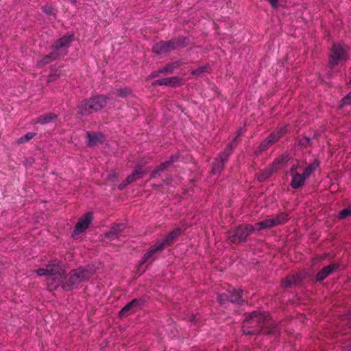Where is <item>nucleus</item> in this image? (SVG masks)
<instances>
[{"label": "nucleus", "mask_w": 351, "mask_h": 351, "mask_svg": "<svg viewBox=\"0 0 351 351\" xmlns=\"http://www.w3.org/2000/svg\"><path fill=\"white\" fill-rule=\"evenodd\" d=\"M263 327L267 328L268 333L274 335L279 334L277 326H273V323L266 318L265 314L254 311L245 319L243 332L245 335H255L258 334Z\"/></svg>", "instance_id": "1"}, {"label": "nucleus", "mask_w": 351, "mask_h": 351, "mask_svg": "<svg viewBox=\"0 0 351 351\" xmlns=\"http://www.w3.org/2000/svg\"><path fill=\"white\" fill-rule=\"evenodd\" d=\"M95 273V269L88 266L86 267H80L71 270L68 274H65L62 269V276L60 277V285L65 291H70L75 289L78 285L88 280Z\"/></svg>", "instance_id": "2"}, {"label": "nucleus", "mask_w": 351, "mask_h": 351, "mask_svg": "<svg viewBox=\"0 0 351 351\" xmlns=\"http://www.w3.org/2000/svg\"><path fill=\"white\" fill-rule=\"evenodd\" d=\"M38 276H46L47 285L50 291L56 289L60 285V277L62 274L61 262L57 259L50 261L45 268L35 270Z\"/></svg>", "instance_id": "3"}, {"label": "nucleus", "mask_w": 351, "mask_h": 351, "mask_svg": "<svg viewBox=\"0 0 351 351\" xmlns=\"http://www.w3.org/2000/svg\"><path fill=\"white\" fill-rule=\"evenodd\" d=\"M73 40V35H65L57 40L51 46V52L45 56L38 62L40 65H46L57 59L61 56H64L68 53V48L70 43Z\"/></svg>", "instance_id": "4"}, {"label": "nucleus", "mask_w": 351, "mask_h": 351, "mask_svg": "<svg viewBox=\"0 0 351 351\" xmlns=\"http://www.w3.org/2000/svg\"><path fill=\"white\" fill-rule=\"evenodd\" d=\"M107 101V97L102 95L84 99L77 104L78 114L83 116L97 112L106 106Z\"/></svg>", "instance_id": "5"}, {"label": "nucleus", "mask_w": 351, "mask_h": 351, "mask_svg": "<svg viewBox=\"0 0 351 351\" xmlns=\"http://www.w3.org/2000/svg\"><path fill=\"white\" fill-rule=\"evenodd\" d=\"M348 47L343 43H334L328 57V65L333 69L336 65L341 64L349 58Z\"/></svg>", "instance_id": "6"}, {"label": "nucleus", "mask_w": 351, "mask_h": 351, "mask_svg": "<svg viewBox=\"0 0 351 351\" xmlns=\"http://www.w3.org/2000/svg\"><path fill=\"white\" fill-rule=\"evenodd\" d=\"M255 230L256 228L251 224L241 225L228 232V239L232 243L245 242L247 237Z\"/></svg>", "instance_id": "7"}, {"label": "nucleus", "mask_w": 351, "mask_h": 351, "mask_svg": "<svg viewBox=\"0 0 351 351\" xmlns=\"http://www.w3.org/2000/svg\"><path fill=\"white\" fill-rule=\"evenodd\" d=\"M182 45V39L179 38L168 41H160L154 45L152 51L157 54L171 51Z\"/></svg>", "instance_id": "8"}, {"label": "nucleus", "mask_w": 351, "mask_h": 351, "mask_svg": "<svg viewBox=\"0 0 351 351\" xmlns=\"http://www.w3.org/2000/svg\"><path fill=\"white\" fill-rule=\"evenodd\" d=\"M287 132V127L282 125L279 127L275 132L271 133L267 138L263 140L260 145L259 149L263 152L270 147L274 143L277 142L286 132Z\"/></svg>", "instance_id": "9"}, {"label": "nucleus", "mask_w": 351, "mask_h": 351, "mask_svg": "<svg viewBox=\"0 0 351 351\" xmlns=\"http://www.w3.org/2000/svg\"><path fill=\"white\" fill-rule=\"evenodd\" d=\"M232 150V145L229 143L227 145L225 150L221 152L218 158H216L212 168V173L213 175L219 174L223 169L224 163L228 160Z\"/></svg>", "instance_id": "10"}, {"label": "nucleus", "mask_w": 351, "mask_h": 351, "mask_svg": "<svg viewBox=\"0 0 351 351\" xmlns=\"http://www.w3.org/2000/svg\"><path fill=\"white\" fill-rule=\"evenodd\" d=\"M92 221V214L88 213L82 216L76 223L73 230V234H79L88 228Z\"/></svg>", "instance_id": "11"}, {"label": "nucleus", "mask_w": 351, "mask_h": 351, "mask_svg": "<svg viewBox=\"0 0 351 351\" xmlns=\"http://www.w3.org/2000/svg\"><path fill=\"white\" fill-rule=\"evenodd\" d=\"M339 267V263H332L324 267L315 276V280L322 282Z\"/></svg>", "instance_id": "12"}, {"label": "nucleus", "mask_w": 351, "mask_h": 351, "mask_svg": "<svg viewBox=\"0 0 351 351\" xmlns=\"http://www.w3.org/2000/svg\"><path fill=\"white\" fill-rule=\"evenodd\" d=\"M180 233L181 229L180 228H177L168 234L164 239H158L157 241L162 245V248L165 249L167 246L171 245Z\"/></svg>", "instance_id": "13"}, {"label": "nucleus", "mask_w": 351, "mask_h": 351, "mask_svg": "<svg viewBox=\"0 0 351 351\" xmlns=\"http://www.w3.org/2000/svg\"><path fill=\"white\" fill-rule=\"evenodd\" d=\"M164 249L162 248V245L158 242L152 245L143 254L142 260L141 261V264H143L147 262L149 258H151L155 254L162 251Z\"/></svg>", "instance_id": "14"}, {"label": "nucleus", "mask_w": 351, "mask_h": 351, "mask_svg": "<svg viewBox=\"0 0 351 351\" xmlns=\"http://www.w3.org/2000/svg\"><path fill=\"white\" fill-rule=\"evenodd\" d=\"M164 249L162 248V245L158 242L152 245L143 254L142 260L141 261V264H143L147 262L149 258H151L155 254L162 251Z\"/></svg>", "instance_id": "15"}, {"label": "nucleus", "mask_w": 351, "mask_h": 351, "mask_svg": "<svg viewBox=\"0 0 351 351\" xmlns=\"http://www.w3.org/2000/svg\"><path fill=\"white\" fill-rule=\"evenodd\" d=\"M88 138L87 145L93 147L102 143L104 141V136L101 132H86Z\"/></svg>", "instance_id": "16"}, {"label": "nucleus", "mask_w": 351, "mask_h": 351, "mask_svg": "<svg viewBox=\"0 0 351 351\" xmlns=\"http://www.w3.org/2000/svg\"><path fill=\"white\" fill-rule=\"evenodd\" d=\"M141 304V300L137 299H134L131 302H128L120 311H119V316L121 317H126L131 314L132 313L134 312L136 310V308L138 306Z\"/></svg>", "instance_id": "17"}, {"label": "nucleus", "mask_w": 351, "mask_h": 351, "mask_svg": "<svg viewBox=\"0 0 351 351\" xmlns=\"http://www.w3.org/2000/svg\"><path fill=\"white\" fill-rule=\"evenodd\" d=\"M125 228V226L122 223L114 224L108 232L105 233V237L110 240L117 239L119 237Z\"/></svg>", "instance_id": "18"}, {"label": "nucleus", "mask_w": 351, "mask_h": 351, "mask_svg": "<svg viewBox=\"0 0 351 351\" xmlns=\"http://www.w3.org/2000/svg\"><path fill=\"white\" fill-rule=\"evenodd\" d=\"M58 116L54 113H47L39 116L38 118L33 119L32 123L33 124H47L55 121Z\"/></svg>", "instance_id": "19"}, {"label": "nucleus", "mask_w": 351, "mask_h": 351, "mask_svg": "<svg viewBox=\"0 0 351 351\" xmlns=\"http://www.w3.org/2000/svg\"><path fill=\"white\" fill-rule=\"evenodd\" d=\"M180 79L178 77H170L167 78H162L156 80L153 82V85H165L169 86H176L180 84Z\"/></svg>", "instance_id": "20"}, {"label": "nucleus", "mask_w": 351, "mask_h": 351, "mask_svg": "<svg viewBox=\"0 0 351 351\" xmlns=\"http://www.w3.org/2000/svg\"><path fill=\"white\" fill-rule=\"evenodd\" d=\"M230 294V301L237 304H241L244 302L242 298V290H237L234 288H231L228 290Z\"/></svg>", "instance_id": "21"}, {"label": "nucleus", "mask_w": 351, "mask_h": 351, "mask_svg": "<svg viewBox=\"0 0 351 351\" xmlns=\"http://www.w3.org/2000/svg\"><path fill=\"white\" fill-rule=\"evenodd\" d=\"M177 160V157L175 156H171L170 160L160 164L156 170L153 171L151 173V178H155L156 176L166 170L173 162Z\"/></svg>", "instance_id": "22"}, {"label": "nucleus", "mask_w": 351, "mask_h": 351, "mask_svg": "<svg viewBox=\"0 0 351 351\" xmlns=\"http://www.w3.org/2000/svg\"><path fill=\"white\" fill-rule=\"evenodd\" d=\"M291 176L292 180L290 185L293 189H299L304 184L306 178L302 173H294L293 175H291Z\"/></svg>", "instance_id": "23"}, {"label": "nucleus", "mask_w": 351, "mask_h": 351, "mask_svg": "<svg viewBox=\"0 0 351 351\" xmlns=\"http://www.w3.org/2000/svg\"><path fill=\"white\" fill-rule=\"evenodd\" d=\"M145 172L142 169L141 167H136L133 172L128 176L125 180V183L123 184V186H125L128 184L132 183L136 180L142 178L144 175Z\"/></svg>", "instance_id": "24"}, {"label": "nucleus", "mask_w": 351, "mask_h": 351, "mask_svg": "<svg viewBox=\"0 0 351 351\" xmlns=\"http://www.w3.org/2000/svg\"><path fill=\"white\" fill-rule=\"evenodd\" d=\"M276 226L274 218L265 219L261 221L257 222L254 224V227L256 230H261L264 229L270 228Z\"/></svg>", "instance_id": "25"}, {"label": "nucleus", "mask_w": 351, "mask_h": 351, "mask_svg": "<svg viewBox=\"0 0 351 351\" xmlns=\"http://www.w3.org/2000/svg\"><path fill=\"white\" fill-rule=\"evenodd\" d=\"M299 276H289L282 281V286L283 287H290L292 285L298 284L300 281Z\"/></svg>", "instance_id": "26"}, {"label": "nucleus", "mask_w": 351, "mask_h": 351, "mask_svg": "<svg viewBox=\"0 0 351 351\" xmlns=\"http://www.w3.org/2000/svg\"><path fill=\"white\" fill-rule=\"evenodd\" d=\"M319 166V161L315 159L312 163L309 164L302 173L306 179L310 177L311 173Z\"/></svg>", "instance_id": "27"}, {"label": "nucleus", "mask_w": 351, "mask_h": 351, "mask_svg": "<svg viewBox=\"0 0 351 351\" xmlns=\"http://www.w3.org/2000/svg\"><path fill=\"white\" fill-rule=\"evenodd\" d=\"M319 166V161L315 159L312 163L309 164L302 173L306 179L310 177L311 173Z\"/></svg>", "instance_id": "28"}, {"label": "nucleus", "mask_w": 351, "mask_h": 351, "mask_svg": "<svg viewBox=\"0 0 351 351\" xmlns=\"http://www.w3.org/2000/svg\"><path fill=\"white\" fill-rule=\"evenodd\" d=\"M319 166V161L315 159L312 163L309 164L302 173L306 179L310 177L311 173Z\"/></svg>", "instance_id": "29"}, {"label": "nucleus", "mask_w": 351, "mask_h": 351, "mask_svg": "<svg viewBox=\"0 0 351 351\" xmlns=\"http://www.w3.org/2000/svg\"><path fill=\"white\" fill-rule=\"evenodd\" d=\"M274 170L275 169L271 166L267 167L260 175H258V180L259 182L265 181V180H267L269 177H270L271 176V174L273 173Z\"/></svg>", "instance_id": "30"}, {"label": "nucleus", "mask_w": 351, "mask_h": 351, "mask_svg": "<svg viewBox=\"0 0 351 351\" xmlns=\"http://www.w3.org/2000/svg\"><path fill=\"white\" fill-rule=\"evenodd\" d=\"M288 214L285 213H280L276 217H274L276 226L285 223L288 221Z\"/></svg>", "instance_id": "31"}, {"label": "nucleus", "mask_w": 351, "mask_h": 351, "mask_svg": "<svg viewBox=\"0 0 351 351\" xmlns=\"http://www.w3.org/2000/svg\"><path fill=\"white\" fill-rule=\"evenodd\" d=\"M339 341L342 343L343 351H351V336L342 337Z\"/></svg>", "instance_id": "32"}, {"label": "nucleus", "mask_w": 351, "mask_h": 351, "mask_svg": "<svg viewBox=\"0 0 351 351\" xmlns=\"http://www.w3.org/2000/svg\"><path fill=\"white\" fill-rule=\"evenodd\" d=\"M288 160L289 157L287 155H282L273 162L271 167H273L274 169H276L279 165L287 162Z\"/></svg>", "instance_id": "33"}, {"label": "nucleus", "mask_w": 351, "mask_h": 351, "mask_svg": "<svg viewBox=\"0 0 351 351\" xmlns=\"http://www.w3.org/2000/svg\"><path fill=\"white\" fill-rule=\"evenodd\" d=\"M179 66V62L169 63L166 66L161 69V71L162 73H171L175 69H177Z\"/></svg>", "instance_id": "34"}, {"label": "nucleus", "mask_w": 351, "mask_h": 351, "mask_svg": "<svg viewBox=\"0 0 351 351\" xmlns=\"http://www.w3.org/2000/svg\"><path fill=\"white\" fill-rule=\"evenodd\" d=\"M36 133L34 132H28L26 134L21 136L18 140H17V143H27L29 141H30L31 139H32L35 136H36Z\"/></svg>", "instance_id": "35"}, {"label": "nucleus", "mask_w": 351, "mask_h": 351, "mask_svg": "<svg viewBox=\"0 0 351 351\" xmlns=\"http://www.w3.org/2000/svg\"><path fill=\"white\" fill-rule=\"evenodd\" d=\"M208 66H203L192 71L191 74L193 75L200 76L204 73L208 71Z\"/></svg>", "instance_id": "36"}, {"label": "nucleus", "mask_w": 351, "mask_h": 351, "mask_svg": "<svg viewBox=\"0 0 351 351\" xmlns=\"http://www.w3.org/2000/svg\"><path fill=\"white\" fill-rule=\"evenodd\" d=\"M42 10L45 13L49 15H55L56 12V10L49 4L43 6Z\"/></svg>", "instance_id": "37"}, {"label": "nucleus", "mask_w": 351, "mask_h": 351, "mask_svg": "<svg viewBox=\"0 0 351 351\" xmlns=\"http://www.w3.org/2000/svg\"><path fill=\"white\" fill-rule=\"evenodd\" d=\"M130 93V90L128 88H123L117 89L116 92L114 93L115 95L120 97H125L128 95Z\"/></svg>", "instance_id": "38"}, {"label": "nucleus", "mask_w": 351, "mask_h": 351, "mask_svg": "<svg viewBox=\"0 0 351 351\" xmlns=\"http://www.w3.org/2000/svg\"><path fill=\"white\" fill-rule=\"evenodd\" d=\"M350 215H351V206H349L347 208H344L340 211L338 215V217L339 219H344Z\"/></svg>", "instance_id": "39"}, {"label": "nucleus", "mask_w": 351, "mask_h": 351, "mask_svg": "<svg viewBox=\"0 0 351 351\" xmlns=\"http://www.w3.org/2000/svg\"><path fill=\"white\" fill-rule=\"evenodd\" d=\"M311 143V138L307 136H303L299 139V144L302 146H307Z\"/></svg>", "instance_id": "40"}, {"label": "nucleus", "mask_w": 351, "mask_h": 351, "mask_svg": "<svg viewBox=\"0 0 351 351\" xmlns=\"http://www.w3.org/2000/svg\"><path fill=\"white\" fill-rule=\"evenodd\" d=\"M351 104V93H349L341 99V106Z\"/></svg>", "instance_id": "41"}, {"label": "nucleus", "mask_w": 351, "mask_h": 351, "mask_svg": "<svg viewBox=\"0 0 351 351\" xmlns=\"http://www.w3.org/2000/svg\"><path fill=\"white\" fill-rule=\"evenodd\" d=\"M228 298H230V294H221L218 296V301L220 304H224L226 301L228 300Z\"/></svg>", "instance_id": "42"}, {"label": "nucleus", "mask_w": 351, "mask_h": 351, "mask_svg": "<svg viewBox=\"0 0 351 351\" xmlns=\"http://www.w3.org/2000/svg\"><path fill=\"white\" fill-rule=\"evenodd\" d=\"M59 75L58 73H57V71H56L54 73H51L48 77V82H51L56 79V77Z\"/></svg>", "instance_id": "43"}, {"label": "nucleus", "mask_w": 351, "mask_h": 351, "mask_svg": "<svg viewBox=\"0 0 351 351\" xmlns=\"http://www.w3.org/2000/svg\"><path fill=\"white\" fill-rule=\"evenodd\" d=\"M298 168V165H293L291 167V169H290V173L291 175H293L294 173H298V172H296L295 171L297 170V169Z\"/></svg>", "instance_id": "44"}, {"label": "nucleus", "mask_w": 351, "mask_h": 351, "mask_svg": "<svg viewBox=\"0 0 351 351\" xmlns=\"http://www.w3.org/2000/svg\"><path fill=\"white\" fill-rule=\"evenodd\" d=\"M162 72L161 71V69L158 70V71H156L154 72H153L151 75H150V77H158L160 73H162Z\"/></svg>", "instance_id": "45"}, {"label": "nucleus", "mask_w": 351, "mask_h": 351, "mask_svg": "<svg viewBox=\"0 0 351 351\" xmlns=\"http://www.w3.org/2000/svg\"><path fill=\"white\" fill-rule=\"evenodd\" d=\"M273 8H276L278 4V0H268Z\"/></svg>", "instance_id": "46"}, {"label": "nucleus", "mask_w": 351, "mask_h": 351, "mask_svg": "<svg viewBox=\"0 0 351 351\" xmlns=\"http://www.w3.org/2000/svg\"><path fill=\"white\" fill-rule=\"evenodd\" d=\"M237 133H238V136L241 135V134L243 133V129H242V128H240V129L237 131Z\"/></svg>", "instance_id": "47"}, {"label": "nucleus", "mask_w": 351, "mask_h": 351, "mask_svg": "<svg viewBox=\"0 0 351 351\" xmlns=\"http://www.w3.org/2000/svg\"><path fill=\"white\" fill-rule=\"evenodd\" d=\"M191 322H195V316L193 315L192 318L190 319Z\"/></svg>", "instance_id": "48"}, {"label": "nucleus", "mask_w": 351, "mask_h": 351, "mask_svg": "<svg viewBox=\"0 0 351 351\" xmlns=\"http://www.w3.org/2000/svg\"><path fill=\"white\" fill-rule=\"evenodd\" d=\"M238 136H239L238 135L236 136V138L233 140V142L230 143L232 145H233L234 142L236 141V138H238Z\"/></svg>", "instance_id": "49"}, {"label": "nucleus", "mask_w": 351, "mask_h": 351, "mask_svg": "<svg viewBox=\"0 0 351 351\" xmlns=\"http://www.w3.org/2000/svg\"><path fill=\"white\" fill-rule=\"evenodd\" d=\"M329 75H332V71L328 73Z\"/></svg>", "instance_id": "50"}]
</instances>
